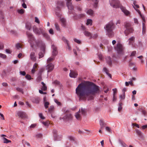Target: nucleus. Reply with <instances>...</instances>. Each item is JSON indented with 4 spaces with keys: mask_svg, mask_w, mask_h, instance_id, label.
<instances>
[{
    "mask_svg": "<svg viewBox=\"0 0 147 147\" xmlns=\"http://www.w3.org/2000/svg\"><path fill=\"white\" fill-rule=\"evenodd\" d=\"M46 66V69L47 70V72H49L53 70L54 67V65L52 63H48Z\"/></svg>",
    "mask_w": 147,
    "mask_h": 147,
    "instance_id": "obj_9",
    "label": "nucleus"
},
{
    "mask_svg": "<svg viewBox=\"0 0 147 147\" xmlns=\"http://www.w3.org/2000/svg\"><path fill=\"white\" fill-rule=\"evenodd\" d=\"M39 117L41 119H45V117L43 116L42 115V113H40L39 114Z\"/></svg>",
    "mask_w": 147,
    "mask_h": 147,
    "instance_id": "obj_54",
    "label": "nucleus"
},
{
    "mask_svg": "<svg viewBox=\"0 0 147 147\" xmlns=\"http://www.w3.org/2000/svg\"><path fill=\"white\" fill-rule=\"evenodd\" d=\"M26 34L28 38V42L32 48H33L35 46L40 47V50L43 51L44 52L45 51V44L41 40H36L33 35L29 32L27 31Z\"/></svg>",
    "mask_w": 147,
    "mask_h": 147,
    "instance_id": "obj_2",
    "label": "nucleus"
},
{
    "mask_svg": "<svg viewBox=\"0 0 147 147\" xmlns=\"http://www.w3.org/2000/svg\"><path fill=\"white\" fill-rule=\"evenodd\" d=\"M54 101L58 105L60 106L61 105V103L60 102L58 101L57 99H55Z\"/></svg>",
    "mask_w": 147,
    "mask_h": 147,
    "instance_id": "obj_48",
    "label": "nucleus"
},
{
    "mask_svg": "<svg viewBox=\"0 0 147 147\" xmlns=\"http://www.w3.org/2000/svg\"><path fill=\"white\" fill-rule=\"evenodd\" d=\"M136 1H133L134 5H132L133 7L135 9H136V8H138L139 7V6L138 5L136 4Z\"/></svg>",
    "mask_w": 147,
    "mask_h": 147,
    "instance_id": "obj_30",
    "label": "nucleus"
},
{
    "mask_svg": "<svg viewBox=\"0 0 147 147\" xmlns=\"http://www.w3.org/2000/svg\"><path fill=\"white\" fill-rule=\"evenodd\" d=\"M72 14H74L73 17L74 20H77L80 18V16L76 14L74 12Z\"/></svg>",
    "mask_w": 147,
    "mask_h": 147,
    "instance_id": "obj_36",
    "label": "nucleus"
},
{
    "mask_svg": "<svg viewBox=\"0 0 147 147\" xmlns=\"http://www.w3.org/2000/svg\"><path fill=\"white\" fill-rule=\"evenodd\" d=\"M136 132L137 134L140 137L142 136V132L138 129H136Z\"/></svg>",
    "mask_w": 147,
    "mask_h": 147,
    "instance_id": "obj_34",
    "label": "nucleus"
},
{
    "mask_svg": "<svg viewBox=\"0 0 147 147\" xmlns=\"http://www.w3.org/2000/svg\"><path fill=\"white\" fill-rule=\"evenodd\" d=\"M18 115L22 118H26V117L25 113L22 111H18L17 113Z\"/></svg>",
    "mask_w": 147,
    "mask_h": 147,
    "instance_id": "obj_13",
    "label": "nucleus"
},
{
    "mask_svg": "<svg viewBox=\"0 0 147 147\" xmlns=\"http://www.w3.org/2000/svg\"><path fill=\"white\" fill-rule=\"evenodd\" d=\"M119 143L123 147H127V145L122 140L119 139L118 140Z\"/></svg>",
    "mask_w": 147,
    "mask_h": 147,
    "instance_id": "obj_26",
    "label": "nucleus"
},
{
    "mask_svg": "<svg viewBox=\"0 0 147 147\" xmlns=\"http://www.w3.org/2000/svg\"><path fill=\"white\" fill-rule=\"evenodd\" d=\"M98 36V35L97 34H94V35H92L90 37V38H94V39H96L97 38V37Z\"/></svg>",
    "mask_w": 147,
    "mask_h": 147,
    "instance_id": "obj_40",
    "label": "nucleus"
},
{
    "mask_svg": "<svg viewBox=\"0 0 147 147\" xmlns=\"http://www.w3.org/2000/svg\"><path fill=\"white\" fill-rule=\"evenodd\" d=\"M68 138L71 141H74V138L71 136H69Z\"/></svg>",
    "mask_w": 147,
    "mask_h": 147,
    "instance_id": "obj_50",
    "label": "nucleus"
},
{
    "mask_svg": "<svg viewBox=\"0 0 147 147\" xmlns=\"http://www.w3.org/2000/svg\"><path fill=\"white\" fill-rule=\"evenodd\" d=\"M40 27L38 28L36 26L34 25L33 27V31L36 34L40 35L41 34V32L40 30Z\"/></svg>",
    "mask_w": 147,
    "mask_h": 147,
    "instance_id": "obj_10",
    "label": "nucleus"
},
{
    "mask_svg": "<svg viewBox=\"0 0 147 147\" xmlns=\"http://www.w3.org/2000/svg\"><path fill=\"white\" fill-rule=\"evenodd\" d=\"M60 21L62 23V25L63 27H65L66 26L65 20L64 18H61L60 19Z\"/></svg>",
    "mask_w": 147,
    "mask_h": 147,
    "instance_id": "obj_28",
    "label": "nucleus"
},
{
    "mask_svg": "<svg viewBox=\"0 0 147 147\" xmlns=\"http://www.w3.org/2000/svg\"><path fill=\"white\" fill-rule=\"evenodd\" d=\"M106 130L109 133H111V130L110 128L108 127H105Z\"/></svg>",
    "mask_w": 147,
    "mask_h": 147,
    "instance_id": "obj_49",
    "label": "nucleus"
},
{
    "mask_svg": "<svg viewBox=\"0 0 147 147\" xmlns=\"http://www.w3.org/2000/svg\"><path fill=\"white\" fill-rule=\"evenodd\" d=\"M67 5L69 9V12L70 14L73 13L74 10V7L71 2H67Z\"/></svg>",
    "mask_w": 147,
    "mask_h": 147,
    "instance_id": "obj_8",
    "label": "nucleus"
},
{
    "mask_svg": "<svg viewBox=\"0 0 147 147\" xmlns=\"http://www.w3.org/2000/svg\"><path fill=\"white\" fill-rule=\"evenodd\" d=\"M115 49L119 54L122 53L123 49L122 45L120 43H118L116 46L115 47Z\"/></svg>",
    "mask_w": 147,
    "mask_h": 147,
    "instance_id": "obj_7",
    "label": "nucleus"
},
{
    "mask_svg": "<svg viewBox=\"0 0 147 147\" xmlns=\"http://www.w3.org/2000/svg\"><path fill=\"white\" fill-rule=\"evenodd\" d=\"M110 5L114 8L120 7L122 11L126 16L130 14V12L127 10L125 7L122 6L119 0H109Z\"/></svg>",
    "mask_w": 147,
    "mask_h": 147,
    "instance_id": "obj_3",
    "label": "nucleus"
},
{
    "mask_svg": "<svg viewBox=\"0 0 147 147\" xmlns=\"http://www.w3.org/2000/svg\"><path fill=\"white\" fill-rule=\"evenodd\" d=\"M81 113L83 115H85L86 113V111L85 109H83L82 108H81Z\"/></svg>",
    "mask_w": 147,
    "mask_h": 147,
    "instance_id": "obj_39",
    "label": "nucleus"
},
{
    "mask_svg": "<svg viewBox=\"0 0 147 147\" xmlns=\"http://www.w3.org/2000/svg\"><path fill=\"white\" fill-rule=\"evenodd\" d=\"M55 108L53 105H51L48 109V111L50 113H52L54 112Z\"/></svg>",
    "mask_w": 147,
    "mask_h": 147,
    "instance_id": "obj_21",
    "label": "nucleus"
},
{
    "mask_svg": "<svg viewBox=\"0 0 147 147\" xmlns=\"http://www.w3.org/2000/svg\"><path fill=\"white\" fill-rule=\"evenodd\" d=\"M136 54V51H134L132 52L130 56L131 57H132L135 56Z\"/></svg>",
    "mask_w": 147,
    "mask_h": 147,
    "instance_id": "obj_46",
    "label": "nucleus"
},
{
    "mask_svg": "<svg viewBox=\"0 0 147 147\" xmlns=\"http://www.w3.org/2000/svg\"><path fill=\"white\" fill-rule=\"evenodd\" d=\"M55 26L56 29L58 31H60V29L58 24L57 23H55Z\"/></svg>",
    "mask_w": 147,
    "mask_h": 147,
    "instance_id": "obj_45",
    "label": "nucleus"
},
{
    "mask_svg": "<svg viewBox=\"0 0 147 147\" xmlns=\"http://www.w3.org/2000/svg\"><path fill=\"white\" fill-rule=\"evenodd\" d=\"M78 74L77 72L74 71H71L69 74V76L71 78H76L77 77Z\"/></svg>",
    "mask_w": 147,
    "mask_h": 147,
    "instance_id": "obj_17",
    "label": "nucleus"
},
{
    "mask_svg": "<svg viewBox=\"0 0 147 147\" xmlns=\"http://www.w3.org/2000/svg\"><path fill=\"white\" fill-rule=\"evenodd\" d=\"M84 34L86 36H90V37L91 36V33L88 31H85L84 32Z\"/></svg>",
    "mask_w": 147,
    "mask_h": 147,
    "instance_id": "obj_33",
    "label": "nucleus"
},
{
    "mask_svg": "<svg viewBox=\"0 0 147 147\" xmlns=\"http://www.w3.org/2000/svg\"><path fill=\"white\" fill-rule=\"evenodd\" d=\"M44 106L45 108L47 109L48 108L49 106V102L47 101L44 103Z\"/></svg>",
    "mask_w": 147,
    "mask_h": 147,
    "instance_id": "obj_35",
    "label": "nucleus"
},
{
    "mask_svg": "<svg viewBox=\"0 0 147 147\" xmlns=\"http://www.w3.org/2000/svg\"><path fill=\"white\" fill-rule=\"evenodd\" d=\"M30 58L32 61H36V58L35 55V53L34 52H32L31 53L30 55Z\"/></svg>",
    "mask_w": 147,
    "mask_h": 147,
    "instance_id": "obj_14",
    "label": "nucleus"
},
{
    "mask_svg": "<svg viewBox=\"0 0 147 147\" xmlns=\"http://www.w3.org/2000/svg\"><path fill=\"white\" fill-rule=\"evenodd\" d=\"M62 119L65 121L71 120L72 119V115L70 113L67 114L63 117Z\"/></svg>",
    "mask_w": 147,
    "mask_h": 147,
    "instance_id": "obj_11",
    "label": "nucleus"
},
{
    "mask_svg": "<svg viewBox=\"0 0 147 147\" xmlns=\"http://www.w3.org/2000/svg\"><path fill=\"white\" fill-rule=\"evenodd\" d=\"M55 141L58 140L57 139L58 135L57 134L53 135Z\"/></svg>",
    "mask_w": 147,
    "mask_h": 147,
    "instance_id": "obj_56",
    "label": "nucleus"
},
{
    "mask_svg": "<svg viewBox=\"0 0 147 147\" xmlns=\"http://www.w3.org/2000/svg\"><path fill=\"white\" fill-rule=\"evenodd\" d=\"M86 13L88 15L91 16H92L93 15L94 13V12L93 11L92 9H89L86 11Z\"/></svg>",
    "mask_w": 147,
    "mask_h": 147,
    "instance_id": "obj_27",
    "label": "nucleus"
},
{
    "mask_svg": "<svg viewBox=\"0 0 147 147\" xmlns=\"http://www.w3.org/2000/svg\"><path fill=\"white\" fill-rule=\"evenodd\" d=\"M0 57H1L3 59H5L7 57V56L5 54L0 53Z\"/></svg>",
    "mask_w": 147,
    "mask_h": 147,
    "instance_id": "obj_42",
    "label": "nucleus"
},
{
    "mask_svg": "<svg viewBox=\"0 0 147 147\" xmlns=\"http://www.w3.org/2000/svg\"><path fill=\"white\" fill-rule=\"evenodd\" d=\"M122 103L121 102H119L118 104V110L119 111H120L122 109Z\"/></svg>",
    "mask_w": 147,
    "mask_h": 147,
    "instance_id": "obj_38",
    "label": "nucleus"
},
{
    "mask_svg": "<svg viewBox=\"0 0 147 147\" xmlns=\"http://www.w3.org/2000/svg\"><path fill=\"white\" fill-rule=\"evenodd\" d=\"M41 89L43 91H45L47 89V87L45 85L41 87Z\"/></svg>",
    "mask_w": 147,
    "mask_h": 147,
    "instance_id": "obj_51",
    "label": "nucleus"
},
{
    "mask_svg": "<svg viewBox=\"0 0 147 147\" xmlns=\"http://www.w3.org/2000/svg\"><path fill=\"white\" fill-rule=\"evenodd\" d=\"M42 123L45 126H47L49 125V122L47 121L43 122H42Z\"/></svg>",
    "mask_w": 147,
    "mask_h": 147,
    "instance_id": "obj_53",
    "label": "nucleus"
},
{
    "mask_svg": "<svg viewBox=\"0 0 147 147\" xmlns=\"http://www.w3.org/2000/svg\"><path fill=\"white\" fill-rule=\"evenodd\" d=\"M40 100L39 98L38 97L33 98L31 99L32 102L36 104H38Z\"/></svg>",
    "mask_w": 147,
    "mask_h": 147,
    "instance_id": "obj_19",
    "label": "nucleus"
},
{
    "mask_svg": "<svg viewBox=\"0 0 147 147\" xmlns=\"http://www.w3.org/2000/svg\"><path fill=\"white\" fill-rule=\"evenodd\" d=\"M117 99V97L116 95H113V101L114 102L116 101Z\"/></svg>",
    "mask_w": 147,
    "mask_h": 147,
    "instance_id": "obj_61",
    "label": "nucleus"
},
{
    "mask_svg": "<svg viewBox=\"0 0 147 147\" xmlns=\"http://www.w3.org/2000/svg\"><path fill=\"white\" fill-rule=\"evenodd\" d=\"M6 52L8 54H11L12 52V51H11L9 49H5Z\"/></svg>",
    "mask_w": 147,
    "mask_h": 147,
    "instance_id": "obj_57",
    "label": "nucleus"
},
{
    "mask_svg": "<svg viewBox=\"0 0 147 147\" xmlns=\"http://www.w3.org/2000/svg\"><path fill=\"white\" fill-rule=\"evenodd\" d=\"M119 98L121 99H124L125 98V93H123V95H120L119 96Z\"/></svg>",
    "mask_w": 147,
    "mask_h": 147,
    "instance_id": "obj_47",
    "label": "nucleus"
},
{
    "mask_svg": "<svg viewBox=\"0 0 147 147\" xmlns=\"http://www.w3.org/2000/svg\"><path fill=\"white\" fill-rule=\"evenodd\" d=\"M106 59L107 62L109 65L111 66L112 64L111 58L110 56H107L106 57Z\"/></svg>",
    "mask_w": 147,
    "mask_h": 147,
    "instance_id": "obj_20",
    "label": "nucleus"
},
{
    "mask_svg": "<svg viewBox=\"0 0 147 147\" xmlns=\"http://www.w3.org/2000/svg\"><path fill=\"white\" fill-rule=\"evenodd\" d=\"M62 40L64 42H66V43H67V42H69V41L68 40H67L65 38V37L63 36L62 38Z\"/></svg>",
    "mask_w": 147,
    "mask_h": 147,
    "instance_id": "obj_52",
    "label": "nucleus"
},
{
    "mask_svg": "<svg viewBox=\"0 0 147 147\" xmlns=\"http://www.w3.org/2000/svg\"><path fill=\"white\" fill-rule=\"evenodd\" d=\"M31 23L29 22H27L26 24L25 27L28 30H30L31 29Z\"/></svg>",
    "mask_w": 147,
    "mask_h": 147,
    "instance_id": "obj_22",
    "label": "nucleus"
},
{
    "mask_svg": "<svg viewBox=\"0 0 147 147\" xmlns=\"http://www.w3.org/2000/svg\"><path fill=\"white\" fill-rule=\"evenodd\" d=\"M52 56L55 57L58 53V52L57 50V49L56 47L55 46L52 45Z\"/></svg>",
    "mask_w": 147,
    "mask_h": 147,
    "instance_id": "obj_15",
    "label": "nucleus"
},
{
    "mask_svg": "<svg viewBox=\"0 0 147 147\" xmlns=\"http://www.w3.org/2000/svg\"><path fill=\"white\" fill-rule=\"evenodd\" d=\"M57 5L55 9V14L58 17H59L60 16V14L57 11H60L61 8H62L64 7V3L63 1H59L58 2Z\"/></svg>",
    "mask_w": 147,
    "mask_h": 147,
    "instance_id": "obj_6",
    "label": "nucleus"
},
{
    "mask_svg": "<svg viewBox=\"0 0 147 147\" xmlns=\"http://www.w3.org/2000/svg\"><path fill=\"white\" fill-rule=\"evenodd\" d=\"M23 3L22 4V7L24 8H27V6L26 4L24 2H23Z\"/></svg>",
    "mask_w": 147,
    "mask_h": 147,
    "instance_id": "obj_64",
    "label": "nucleus"
},
{
    "mask_svg": "<svg viewBox=\"0 0 147 147\" xmlns=\"http://www.w3.org/2000/svg\"><path fill=\"white\" fill-rule=\"evenodd\" d=\"M53 83L55 85H57L59 86H61V84L59 81L57 80H55L53 82Z\"/></svg>",
    "mask_w": 147,
    "mask_h": 147,
    "instance_id": "obj_29",
    "label": "nucleus"
},
{
    "mask_svg": "<svg viewBox=\"0 0 147 147\" xmlns=\"http://www.w3.org/2000/svg\"><path fill=\"white\" fill-rule=\"evenodd\" d=\"M42 51L43 52H40L38 53V55L39 56V59L42 58L44 56V53H45V51L44 52L43 51Z\"/></svg>",
    "mask_w": 147,
    "mask_h": 147,
    "instance_id": "obj_37",
    "label": "nucleus"
},
{
    "mask_svg": "<svg viewBox=\"0 0 147 147\" xmlns=\"http://www.w3.org/2000/svg\"><path fill=\"white\" fill-rule=\"evenodd\" d=\"M103 70L104 72H105L106 73V74L108 73V70L106 67H104L103 68Z\"/></svg>",
    "mask_w": 147,
    "mask_h": 147,
    "instance_id": "obj_59",
    "label": "nucleus"
},
{
    "mask_svg": "<svg viewBox=\"0 0 147 147\" xmlns=\"http://www.w3.org/2000/svg\"><path fill=\"white\" fill-rule=\"evenodd\" d=\"M100 128L102 129L104 128L105 125V123L104 121L101 120H100L99 121Z\"/></svg>",
    "mask_w": 147,
    "mask_h": 147,
    "instance_id": "obj_23",
    "label": "nucleus"
},
{
    "mask_svg": "<svg viewBox=\"0 0 147 147\" xmlns=\"http://www.w3.org/2000/svg\"><path fill=\"white\" fill-rule=\"evenodd\" d=\"M4 48L3 45L2 43H0V50L3 49Z\"/></svg>",
    "mask_w": 147,
    "mask_h": 147,
    "instance_id": "obj_63",
    "label": "nucleus"
},
{
    "mask_svg": "<svg viewBox=\"0 0 147 147\" xmlns=\"http://www.w3.org/2000/svg\"><path fill=\"white\" fill-rule=\"evenodd\" d=\"M115 27L113 21H110L107 23L104 27V29L106 32V34L109 38L113 37L114 35L113 30Z\"/></svg>",
    "mask_w": 147,
    "mask_h": 147,
    "instance_id": "obj_4",
    "label": "nucleus"
},
{
    "mask_svg": "<svg viewBox=\"0 0 147 147\" xmlns=\"http://www.w3.org/2000/svg\"><path fill=\"white\" fill-rule=\"evenodd\" d=\"M80 113L81 111L80 109L78 112H77L75 114V117L78 120H80L81 119V117L80 114Z\"/></svg>",
    "mask_w": 147,
    "mask_h": 147,
    "instance_id": "obj_18",
    "label": "nucleus"
},
{
    "mask_svg": "<svg viewBox=\"0 0 147 147\" xmlns=\"http://www.w3.org/2000/svg\"><path fill=\"white\" fill-rule=\"evenodd\" d=\"M24 10L22 9H21L18 10V13L21 14H23L24 13Z\"/></svg>",
    "mask_w": 147,
    "mask_h": 147,
    "instance_id": "obj_43",
    "label": "nucleus"
},
{
    "mask_svg": "<svg viewBox=\"0 0 147 147\" xmlns=\"http://www.w3.org/2000/svg\"><path fill=\"white\" fill-rule=\"evenodd\" d=\"M135 37L132 36L129 38L128 40V43L129 45H133L135 41Z\"/></svg>",
    "mask_w": 147,
    "mask_h": 147,
    "instance_id": "obj_16",
    "label": "nucleus"
},
{
    "mask_svg": "<svg viewBox=\"0 0 147 147\" xmlns=\"http://www.w3.org/2000/svg\"><path fill=\"white\" fill-rule=\"evenodd\" d=\"M25 78L26 79L28 80H30L32 79L31 76L29 74H27L25 76Z\"/></svg>",
    "mask_w": 147,
    "mask_h": 147,
    "instance_id": "obj_44",
    "label": "nucleus"
},
{
    "mask_svg": "<svg viewBox=\"0 0 147 147\" xmlns=\"http://www.w3.org/2000/svg\"><path fill=\"white\" fill-rule=\"evenodd\" d=\"M20 74L24 76L26 74V72L25 71H20Z\"/></svg>",
    "mask_w": 147,
    "mask_h": 147,
    "instance_id": "obj_58",
    "label": "nucleus"
},
{
    "mask_svg": "<svg viewBox=\"0 0 147 147\" xmlns=\"http://www.w3.org/2000/svg\"><path fill=\"white\" fill-rule=\"evenodd\" d=\"M74 40L75 42H77L78 44H80L81 42L80 40H78L76 38H74Z\"/></svg>",
    "mask_w": 147,
    "mask_h": 147,
    "instance_id": "obj_60",
    "label": "nucleus"
},
{
    "mask_svg": "<svg viewBox=\"0 0 147 147\" xmlns=\"http://www.w3.org/2000/svg\"><path fill=\"white\" fill-rule=\"evenodd\" d=\"M55 58V57L53 56H52V57L48 58L47 60V63H50V62L54 60Z\"/></svg>",
    "mask_w": 147,
    "mask_h": 147,
    "instance_id": "obj_31",
    "label": "nucleus"
},
{
    "mask_svg": "<svg viewBox=\"0 0 147 147\" xmlns=\"http://www.w3.org/2000/svg\"><path fill=\"white\" fill-rule=\"evenodd\" d=\"M40 30L41 32V34L42 35L43 37L47 38H49V35L46 32L45 30L43 27H40Z\"/></svg>",
    "mask_w": 147,
    "mask_h": 147,
    "instance_id": "obj_12",
    "label": "nucleus"
},
{
    "mask_svg": "<svg viewBox=\"0 0 147 147\" xmlns=\"http://www.w3.org/2000/svg\"><path fill=\"white\" fill-rule=\"evenodd\" d=\"M146 32V27L145 24L144 23H142V34H144Z\"/></svg>",
    "mask_w": 147,
    "mask_h": 147,
    "instance_id": "obj_25",
    "label": "nucleus"
},
{
    "mask_svg": "<svg viewBox=\"0 0 147 147\" xmlns=\"http://www.w3.org/2000/svg\"><path fill=\"white\" fill-rule=\"evenodd\" d=\"M49 33L50 34H54V32L53 29L51 28L49 29Z\"/></svg>",
    "mask_w": 147,
    "mask_h": 147,
    "instance_id": "obj_62",
    "label": "nucleus"
},
{
    "mask_svg": "<svg viewBox=\"0 0 147 147\" xmlns=\"http://www.w3.org/2000/svg\"><path fill=\"white\" fill-rule=\"evenodd\" d=\"M3 142L4 143H8L9 142H11V141L10 140H8V139H7V138H3Z\"/></svg>",
    "mask_w": 147,
    "mask_h": 147,
    "instance_id": "obj_41",
    "label": "nucleus"
},
{
    "mask_svg": "<svg viewBox=\"0 0 147 147\" xmlns=\"http://www.w3.org/2000/svg\"><path fill=\"white\" fill-rule=\"evenodd\" d=\"M35 22L39 24L40 23V21L36 17H35Z\"/></svg>",
    "mask_w": 147,
    "mask_h": 147,
    "instance_id": "obj_55",
    "label": "nucleus"
},
{
    "mask_svg": "<svg viewBox=\"0 0 147 147\" xmlns=\"http://www.w3.org/2000/svg\"><path fill=\"white\" fill-rule=\"evenodd\" d=\"M99 87L92 83L86 81L79 84L76 89V93L80 100H84L86 97L99 93Z\"/></svg>",
    "mask_w": 147,
    "mask_h": 147,
    "instance_id": "obj_1",
    "label": "nucleus"
},
{
    "mask_svg": "<svg viewBox=\"0 0 147 147\" xmlns=\"http://www.w3.org/2000/svg\"><path fill=\"white\" fill-rule=\"evenodd\" d=\"M92 2L94 3V7L96 8L98 7V0H91Z\"/></svg>",
    "mask_w": 147,
    "mask_h": 147,
    "instance_id": "obj_24",
    "label": "nucleus"
},
{
    "mask_svg": "<svg viewBox=\"0 0 147 147\" xmlns=\"http://www.w3.org/2000/svg\"><path fill=\"white\" fill-rule=\"evenodd\" d=\"M124 26L126 28L124 33L126 36H127L129 33L133 32L134 30L131 23L129 22H126L124 23Z\"/></svg>",
    "mask_w": 147,
    "mask_h": 147,
    "instance_id": "obj_5",
    "label": "nucleus"
},
{
    "mask_svg": "<svg viewBox=\"0 0 147 147\" xmlns=\"http://www.w3.org/2000/svg\"><path fill=\"white\" fill-rule=\"evenodd\" d=\"M92 21L91 19H88L87 20V22L86 24L87 25H91L92 24Z\"/></svg>",
    "mask_w": 147,
    "mask_h": 147,
    "instance_id": "obj_32",
    "label": "nucleus"
}]
</instances>
